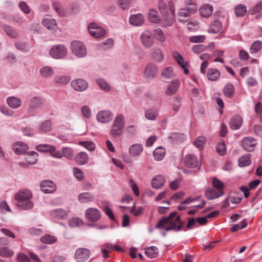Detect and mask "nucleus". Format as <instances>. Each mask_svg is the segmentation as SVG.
<instances>
[{
  "mask_svg": "<svg viewBox=\"0 0 262 262\" xmlns=\"http://www.w3.org/2000/svg\"><path fill=\"white\" fill-rule=\"evenodd\" d=\"M185 223L181 220L177 211H173L167 216H164L159 220L155 226L157 229H165V231L173 230L178 232L183 230Z\"/></svg>",
  "mask_w": 262,
  "mask_h": 262,
  "instance_id": "f257e3e1",
  "label": "nucleus"
},
{
  "mask_svg": "<svg viewBox=\"0 0 262 262\" xmlns=\"http://www.w3.org/2000/svg\"><path fill=\"white\" fill-rule=\"evenodd\" d=\"M124 125V116L119 114L116 117L112 128L111 130V134L115 138H119L121 135Z\"/></svg>",
  "mask_w": 262,
  "mask_h": 262,
  "instance_id": "f03ea898",
  "label": "nucleus"
},
{
  "mask_svg": "<svg viewBox=\"0 0 262 262\" xmlns=\"http://www.w3.org/2000/svg\"><path fill=\"white\" fill-rule=\"evenodd\" d=\"M71 49L72 53L78 58H82L87 54L86 48L84 44L77 40H74L71 43Z\"/></svg>",
  "mask_w": 262,
  "mask_h": 262,
  "instance_id": "7ed1b4c3",
  "label": "nucleus"
},
{
  "mask_svg": "<svg viewBox=\"0 0 262 262\" xmlns=\"http://www.w3.org/2000/svg\"><path fill=\"white\" fill-rule=\"evenodd\" d=\"M67 49L62 45L52 46L49 50L50 55L54 59H60L64 58L67 54Z\"/></svg>",
  "mask_w": 262,
  "mask_h": 262,
  "instance_id": "20e7f679",
  "label": "nucleus"
},
{
  "mask_svg": "<svg viewBox=\"0 0 262 262\" xmlns=\"http://www.w3.org/2000/svg\"><path fill=\"white\" fill-rule=\"evenodd\" d=\"M88 29L90 35L96 38L101 37L106 33L104 29L94 23H92L89 25Z\"/></svg>",
  "mask_w": 262,
  "mask_h": 262,
  "instance_id": "39448f33",
  "label": "nucleus"
},
{
  "mask_svg": "<svg viewBox=\"0 0 262 262\" xmlns=\"http://www.w3.org/2000/svg\"><path fill=\"white\" fill-rule=\"evenodd\" d=\"M157 72L158 68L157 66L154 63H150L145 67L144 76L146 79L151 80L155 77Z\"/></svg>",
  "mask_w": 262,
  "mask_h": 262,
  "instance_id": "423d86ee",
  "label": "nucleus"
},
{
  "mask_svg": "<svg viewBox=\"0 0 262 262\" xmlns=\"http://www.w3.org/2000/svg\"><path fill=\"white\" fill-rule=\"evenodd\" d=\"M243 148L248 151H252L257 145L256 140L252 137H246L243 138L241 142Z\"/></svg>",
  "mask_w": 262,
  "mask_h": 262,
  "instance_id": "0eeeda50",
  "label": "nucleus"
},
{
  "mask_svg": "<svg viewBox=\"0 0 262 262\" xmlns=\"http://www.w3.org/2000/svg\"><path fill=\"white\" fill-rule=\"evenodd\" d=\"M90 254L91 252L89 249L79 248L76 249L75 252L74 258L79 262H83L89 258Z\"/></svg>",
  "mask_w": 262,
  "mask_h": 262,
  "instance_id": "6e6552de",
  "label": "nucleus"
},
{
  "mask_svg": "<svg viewBox=\"0 0 262 262\" xmlns=\"http://www.w3.org/2000/svg\"><path fill=\"white\" fill-rule=\"evenodd\" d=\"M185 165L190 168H198L200 169V162L198 158L192 154L187 155L183 159Z\"/></svg>",
  "mask_w": 262,
  "mask_h": 262,
  "instance_id": "1a4fd4ad",
  "label": "nucleus"
},
{
  "mask_svg": "<svg viewBox=\"0 0 262 262\" xmlns=\"http://www.w3.org/2000/svg\"><path fill=\"white\" fill-rule=\"evenodd\" d=\"M85 215L89 221L96 222L100 219L101 213V211L98 209L90 208L86 210Z\"/></svg>",
  "mask_w": 262,
  "mask_h": 262,
  "instance_id": "9d476101",
  "label": "nucleus"
},
{
  "mask_svg": "<svg viewBox=\"0 0 262 262\" xmlns=\"http://www.w3.org/2000/svg\"><path fill=\"white\" fill-rule=\"evenodd\" d=\"M41 104V99L38 97L32 98L29 103V106L27 110V113L29 116H34L36 114V108Z\"/></svg>",
  "mask_w": 262,
  "mask_h": 262,
  "instance_id": "9b49d317",
  "label": "nucleus"
},
{
  "mask_svg": "<svg viewBox=\"0 0 262 262\" xmlns=\"http://www.w3.org/2000/svg\"><path fill=\"white\" fill-rule=\"evenodd\" d=\"M40 188L43 193L49 194L56 190V186L52 181L46 180L41 182Z\"/></svg>",
  "mask_w": 262,
  "mask_h": 262,
  "instance_id": "f8f14e48",
  "label": "nucleus"
},
{
  "mask_svg": "<svg viewBox=\"0 0 262 262\" xmlns=\"http://www.w3.org/2000/svg\"><path fill=\"white\" fill-rule=\"evenodd\" d=\"M141 39L142 44L146 48L151 47L154 43L152 34L149 31H144L141 35Z\"/></svg>",
  "mask_w": 262,
  "mask_h": 262,
  "instance_id": "ddd939ff",
  "label": "nucleus"
},
{
  "mask_svg": "<svg viewBox=\"0 0 262 262\" xmlns=\"http://www.w3.org/2000/svg\"><path fill=\"white\" fill-rule=\"evenodd\" d=\"M28 148V145L21 141L15 142L12 145V149L15 154L17 155L25 154Z\"/></svg>",
  "mask_w": 262,
  "mask_h": 262,
  "instance_id": "4468645a",
  "label": "nucleus"
},
{
  "mask_svg": "<svg viewBox=\"0 0 262 262\" xmlns=\"http://www.w3.org/2000/svg\"><path fill=\"white\" fill-rule=\"evenodd\" d=\"M170 13L167 12V15L165 18V26L170 27L172 25L175 18L174 6L172 2H169L168 4Z\"/></svg>",
  "mask_w": 262,
  "mask_h": 262,
  "instance_id": "2eb2a0df",
  "label": "nucleus"
},
{
  "mask_svg": "<svg viewBox=\"0 0 262 262\" xmlns=\"http://www.w3.org/2000/svg\"><path fill=\"white\" fill-rule=\"evenodd\" d=\"M96 118L99 122L107 123L113 119V114L108 110L101 111L97 114Z\"/></svg>",
  "mask_w": 262,
  "mask_h": 262,
  "instance_id": "dca6fc26",
  "label": "nucleus"
},
{
  "mask_svg": "<svg viewBox=\"0 0 262 262\" xmlns=\"http://www.w3.org/2000/svg\"><path fill=\"white\" fill-rule=\"evenodd\" d=\"M71 85L75 90L79 92L84 91L88 86L87 82L82 79H77L73 80L71 83Z\"/></svg>",
  "mask_w": 262,
  "mask_h": 262,
  "instance_id": "f3484780",
  "label": "nucleus"
},
{
  "mask_svg": "<svg viewBox=\"0 0 262 262\" xmlns=\"http://www.w3.org/2000/svg\"><path fill=\"white\" fill-rule=\"evenodd\" d=\"M172 56L174 60L178 62L181 68L183 69L184 73L185 74H188L189 73V70L187 69V63L184 62L182 56L177 51H174L173 52Z\"/></svg>",
  "mask_w": 262,
  "mask_h": 262,
  "instance_id": "a211bd4d",
  "label": "nucleus"
},
{
  "mask_svg": "<svg viewBox=\"0 0 262 262\" xmlns=\"http://www.w3.org/2000/svg\"><path fill=\"white\" fill-rule=\"evenodd\" d=\"M32 198V194L29 190H20L15 195V199L17 203L31 200Z\"/></svg>",
  "mask_w": 262,
  "mask_h": 262,
  "instance_id": "6ab92c4d",
  "label": "nucleus"
},
{
  "mask_svg": "<svg viewBox=\"0 0 262 262\" xmlns=\"http://www.w3.org/2000/svg\"><path fill=\"white\" fill-rule=\"evenodd\" d=\"M213 10V6L209 4L203 5L199 9L200 15L205 18L209 17L212 14Z\"/></svg>",
  "mask_w": 262,
  "mask_h": 262,
  "instance_id": "aec40b11",
  "label": "nucleus"
},
{
  "mask_svg": "<svg viewBox=\"0 0 262 262\" xmlns=\"http://www.w3.org/2000/svg\"><path fill=\"white\" fill-rule=\"evenodd\" d=\"M51 216L57 219H67L68 217V212L61 208H57L51 212Z\"/></svg>",
  "mask_w": 262,
  "mask_h": 262,
  "instance_id": "412c9836",
  "label": "nucleus"
},
{
  "mask_svg": "<svg viewBox=\"0 0 262 262\" xmlns=\"http://www.w3.org/2000/svg\"><path fill=\"white\" fill-rule=\"evenodd\" d=\"M144 21V17L141 13L133 14L129 17V23L131 25L135 26L142 25Z\"/></svg>",
  "mask_w": 262,
  "mask_h": 262,
  "instance_id": "4be33fe9",
  "label": "nucleus"
},
{
  "mask_svg": "<svg viewBox=\"0 0 262 262\" xmlns=\"http://www.w3.org/2000/svg\"><path fill=\"white\" fill-rule=\"evenodd\" d=\"M230 127L233 130L239 129L243 124V119L241 116L236 115L234 116L230 120Z\"/></svg>",
  "mask_w": 262,
  "mask_h": 262,
  "instance_id": "5701e85b",
  "label": "nucleus"
},
{
  "mask_svg": "<svg viewBox=\"0 0 262 262\" xmlns=\"http://www.w3.org/2000/svg\"><path fill=\"white\" fill-rule=\"evenodd\" d=\"M151 55L153 59L159 62H162L165 57L164 53L159 48L152 49L151 50Z\"/></svg>",
  "mask_w": 262,
  "mask_h": 262,
  "instance_id": "b1692460",
  "label": "nucleus"
},
{
  "mask_svg": "<svg viewBox=\"0 0 262 262\" xmlns=\"http://www.w3.org/2000/svg\"><path fill=\"white\" fill-rule=\"evenodd\" d=\"M223 194V191L217 192L212 188H208L205 190L206 197L209 200L219 198Z\"/></svg>",
  "mask_w": 262,
  "mask_h": 262,
  "instance_id": "393cba45",
  "label": "nucleus"
},
{
  "mask_svg": "<svg viewBox=\"0 0 262 262\" xmlns=\"http://www.w3.org/2000/svg\"><path fill=\"white\" fill-rule=\"evenodd\" d=\"M143 145L141 144L136 143L131 145L129 148V152L131 156H139L143 151Z\"/></svg>",
  "mask_w": 262,
  "mask_h": 262,
  "instance_id": "a878e982",
  "label": "nucleus"
},
{
  "mask_svg": "<svg viewBox=\"0 0 262 262\" xmlns=\"http://www.w3.org/2000/svg\"><path fill=\"white\" fill-rule=\"evenodd\" d=\"M165 181L164 176L161 175L156 176L151 181L152 187L155 189H159L164 184Z\"/></svg>",
  "mask_w": 262,
  "mask_h": 262,
  "instance_id": "bb28decb",
  "label": "nucleus"
},
{
  "mask_svg": "<svg viewBox=\"0 0 262 262\" xmlns=\"http://www.w3.org/2000/svg\"><path fill=\"white\" fill-rule=\"evenodd\" d=\"M222 28V23L219 20H215L210 25L208 32L210 33L216 34L220 31Z\"/></svg>",
  "mask_w": 262,
  "mask_h": 262,
  "instance_id": "cd10ccee",
  "label": "nucleus"
},
{
  "mask_svg": "<svg viewBox=\"0 0 262 262\" xmlns=\"http://www.w3.org/2000/svg\"><path fill=\"white\" fill-rule=\"evenodd\" d=\"M55 146L48 144H41L36 146V149L40 152L50 153L55 150Z\"/></svg>",
  "mask_w": 262,
  "mask_h": 262,
  "instance_id": "c85d7f7f",
  "label": "nucleus"
},
{
  "mask_svg": "<svg viewBox=\"0 0 262 262\" xmlns=\"http://www.w3.org/2000/svg\"><path fill=\"white\" fill-rule=\"evenodd\" d=\"M166 151L164 148L159 146L153 151V156L156 161H161L165 157Z\"/></svg>",
  "mask_w": 262,
  "mask_h": 262,
  "instance_id": "c756f323",
  "label": "nucleus"
},
{
  "mask_svg": "<svg viewBox=\"0 0 262 262\" xmlns=\"http://www.w3.org/2000/svg\"><path fill=\"white\" fill-rule=\"evenodd\" d=\"M42 23L43 25L50 30H52L56 27V21L55 19L52 18L50 16H47L44 18Z\"/></svg>",
  "mask_w": 262,
  "mask_h": 262,
  "instance_id": "7c9ffc66",
  "label": "nucleus"
},
{
  "mask_svg": "<svg viewBox=\"0 0 262 262\" xmlns=\"http://www.w3.org/2000/svg\"><path fill=\"white\" fill-rule=\"evenodd\" d=\"M221 75L220 71L215 69H209L207 72V76L210 81L217 80Z\"/></svg>",
  "mask_w": 262,
  "mask_h": 262,
  "instance_id": "2f4dec72",
  "label": "nucleus"
},
{
  "mask_svg": "<svg viewBox=\"0 0 262 262\" xmlns=\"http://www.w3.org/2000/svg\"><path fill=\"white\" fill-rule=\"evenodd\" d=\"M247 12V7L244 4H239L234 8V12L237 17H244Z\"/></svg>",
  "mask_w": 262,
  "mask_h": 262,
  "instance_id": "473e14b6",
  "label": "nucleus"
},
{
  "mask_svg": "<svg viewBox=\"0 0 262 262\" xmlns=\"http://www.w3.org/2000/svg\"><path fill=\"white\" fill-rule=\"evenodd\" d=\"M17 206L20 210H28L33 208L34 203L30 200H28L17 203Z\"/></svg>",
  "mask_w": 262,
  "mask_h": 262,
  "instance_id": "72a5a7b5",
  "label": "nucleus"
},
{
  "mask_svg": "<svg viewBox=\"0 0 262 262\" xmlns=\"http://www.w3.org/2000/svg\"><path fill=\"white\" fill-rule=\"evenodd\" d=\"M75 159L78 165H82L86 164L88 160V157L86 152H80L77 154Z\"/></svg>",
  "mask_w": 262,
  "mask_h": 262,
  "instance_id": "f704fd0d",
  "label": "nucleus"
},
{
  "mask_svg": "<svg viewBox=\"0 0 262 262\" xmlns=\"http://www.w3.org/2000/svg\"><path fill=\"white\" fill-rule=\"evenodd\" d=\"M190 13L186 8H181L178 13L179 21L182 23L187 21Z\"/></svg>",
  "mask_w": 262,
  "mask_h": 262,
  "instance_id": "c9c22d12",
  "label": "nucleus"
},
{
  "mask_svg": "<svg viewBox=\"0 0 262 262\" xmlns=\"http://www.w3.org/2000/svg\"><path fill=\"white\" fill-rule=\"evenodd\" d=\"M7 104L9 106L13 108H16L21 105L20 99L15 97H9L7 99Z\"/></svg>",
  "mask_w": 262,
  "mask_h": 262,
  "instance_id": "e433bc0d",
  "label": "nucleus"
},
{
  "mask_svg": "<svg viewBox=\"0 0 262 262\" xmlns=\"http://www.w3.org/2000/svg\"><path fill=\"white\" fill-rule=\"evenodd\" d=\"M179 85V82L178 80L173 81L167 86L166 94L169 96L175 94L178 90Z\"/></svg>",
  "mask_w": 262,
  "mask_h": 262,
  "instance_id": "4c0bfd02",
  "label": "nucleus"
},
{
  "mask_svg": "<svg viewBox=\"0 0 262 262\" xmlns=\"http://www.w3.org/2000/svg\"><path fill=\"white\" fill-rule=\"evenodd\" d=\"M158 253V248L156 246H150L145 249V255L150 258L155 257Z\"/></svg>",
  "mask_w": 262,
  "mask_h": 262,
  "instance_id": "58836bf2",
  "label": "nucleus"
},
{
  "mask_svg": "<svg viewBox=\"0 0 262 262\" xmlns=\"http://www.w3.org/2000/svg\"><path fill=\"white\" fill-rule=\"evenodd\" d=\"M93 199V194L88 192L81 193L78 196V200L81 203H86L92 201Z\"/></svg>",
  "mask_w": 262,
  "mask_h": 262,
  "instance_id": "ea45409f",
  "label": "nucleus"
},
{
  "mask_svg": "<svg viewBox=\"0 0 262 262\" xmlns=\"http://www.w3.org/2000/svg\"><path fill=\"white\" fill-rule=\"evenodd\" d=\"M3 29L7 35L11 38H15L17 37V32L12 27L5 25L3 26Z\"/></svg>",
  "mask_w": 262,
  "mask_h": 262,
  "instance_id": "a19ab883",
  "label": "nucleus"
},
{
  "mask_svg": "<svg viewBox=\"0 0 262 262\" xmlns=\"http://www.w3.org/2000/svg\"><path fill=\"white\" fill-rule=\"evenodd\" d=\"M68 224L71 228H76L84 224L83 221L79 217H73L68 221Z\"/></svg>",
  "mask_w": 262,
  "mask_h": 262,
  "instance_id": "79ce46f5",
  "label": "nucleus"
},
{
  "mask_svg": "<svg viewBox=\"0 0 262 262\" xmlns=\"http://www.w3.org/2000/svg\"><path fill=\"white\" fill-rule=\"evenodd\" d=\"M159 9L162 15L164 21H165V18L167 15L168 7L165 2L162 0H160L158 3Z\"/></svg>",
  "mask_w": 262,
  "mask_h": 262,
  "instance_id": "37998d69",
  "label": "nucleus"
},
{
  "mask_svg": "<svg viewBox=\"0 0 262 262\" xmlns=\"http://www.w3.org/2000/svg\"><path fill=\"white\" fill-rule=\"evenodd\" d=\"M158 116V111L156 108H151L145 112V116L146 118L149 120H156Z\"/></svg>",
  "mask_w": 262,
  "mask_h": 262,
  "instance_id": "c03bdc74",
  "label": "nucleus"
},
{
  "mask_svg": "<svg viewBox=\"0 0 262 262\" xmlns=\"http://www.w3.org/2000/svg\"><path fill=\"white\" fill-rule=\"evenodd\" d=\"M57 241V237L55 236L50 235L46 234L40 238V241L46 244H53L56 242Z\"/></svg>",
  "mask_w": 262,
  "mask_h": 262,
  "instance_id": "a18cd8bd",
  "label": "nucleus"
},
{
  "mask_svg": "<svg viewBox=\"0 0 262 262\" xmlns=\"http://www.w3.org/2000/svg\"><path fill=\"white\" fill-rule=\"evenodd\" d=\"M28 157H32V160H30L29 158H26V160L28 164H34L37 161L38 154L34 151H30L27 153Z\"/></svg>",
  "mask_w": 262,
  "mask_h": 262,
  "instance_id": "49530a36",
  "label": "nucleus"
},
{
  "mask_svg": "<svg viewBox=\"0 0 262 262\" xmlns=\"http://www.w3.org/2000/svg\"><path fill=\"white\" fill-rule=\"evenodd\" d=\"M40 73L42 77L48 78L52 76L54 72L51 67L45 66L40 68Z\"/></svg>",
  "mask_w": 262,
  "mask_h": 262,
  "instance_id": "de8ad7c7",
  "label": "nucleus"
},
{
  "mask_svg": "<svg viewBox=\"0 0 262 262\" xmlns=\"http://www.w3.org/2000/svg\"><path fill=\"white\" fill-rule=\"evenodd\" d=\"M158 14V13L156 10L154 9H150L149 10L148 14V19L150 21L154 23H158L159 21V18Z\"/></svg>",
  "mask_w": 262,
  "mask_h": 262,
  "instance_id": "09e8293b",
  "label": "nucleus"
},
{
  "mask_svg": "<svg viewBox=\"0 0 262 262\" xmlns=\"http://www.w3.org/2000/svg\"><path fill=\"white\" fill-rule=\"evenodd\" d=\"M70 80V78L68 76L57 75L54 78L55 82L59 85L67 84Z\"/></svg>",
  "mask_w": 262,
  "mask_h": 262,
  "instance_id": "8fccbe9b",
  "label": "nucleus"
},
{
  "mask_svg": "<svg viewBox=\"0 0 262 262\" xmlns=\"http://www.w3.org/2000/svg\"><path fill=\"white\" fill-rule=\"evenodd\" d=\"M14 255V252L7 247H0V256L3 257H11Z\"/></svg>",
  "mask_w": 262,
  "mask_h": 262,
  "instance_id": "3c124183",
  "label": "nucleus"
},
{
  "mask_svg": "<svg viewBox=\"0 0 262 262\" xmlns=\"http://www.w3.org/2000/svg\"><path fill=\"white\" fill-rule=\"evenodd\" d=\"M154 34L156 39L161 42H164L166 40L165 35L160 28H157L154 30Z\"/></svg>",
  "mask_w": 262,
  "mask_h": 262,
  "instance_id": "603ef678",
  "label": "nucleus"
},
{
  "mask_svg": "<svg viewBox=\"0 0 262 262\" xmlns=\"http://www.w3.org/2000/svg\"><path fill=\"white\" fill-rule=\"evenodd\" d=\"M97 84L103 91H109L111 87L109 84L103 79L98 78L96 80Z\"/></svg>",
  "mask_w": 262,
  "mask_h": 262,
  "instance_id": "864d4df0",
  "label": "nucleus"
},
{
  "mask_svg": "<svg viewBox=\"0 0 262 262\" xmlns=\"http://www.w3.org/2000/svg\"><path fill=\"white\" fill-rule=\"evenodd\" d=\"M52 129V123L50 120L43 122L39 127V131L43 133L48 132Z\"/></svg>",
  "mask_w": 262,
  "mask_h": 262,
  "instance_id": "5fc2aeb1",
  "label": "nucleus"
},
{
  "mask_svg": "<svg viewBox=\"0 0 262 262\" xmlns=\"http://www.w3.org/2000/svg\"><path fill=\"white\" fill-rule=\"evenodd\" d=\"M79 144L90 151H93L95 149V144L91 141H79Z\"/></svg>",
  "mask_w": 262,
  "mask_h": 262,
  "instance_id": "6e6d98bb",
  "label": "nucleus"
},
{
  "mask_svg": "<svg viewBox=\"0 0 262 262\" xmlns=\"http://www.w3.org/2000/svg\"><path fill=\"white\" fill-rule=\"evenodd\" d=\"M234 88L231 83H227L224 88V93L227 97H231L234 94Z\"/></svg>",
  "mask_w": 262,
  "mask_h": 262,
  "instance_id": "4d7b16f0",
  "label": "nucleus"
},
{
  "mask_svg": "<svg viewBox=\"0 0 262 262\" xmlns=\"http://www.w3.org/2000/svg\"><path fill=\"white\" fill-rule=\"evenodd\" d=\"M262 47V42L260 40H256L252 43L250 48L251 53H255L258 52Z\"/></svg>",
  "mask_w": 262,
  "mask_h": 262,
  "instance_id": "13d9d810",
  "label": "nucleus"
},
{
  "mask_svg": "<svg viewBox=\"0 0 262 262\" xmlns=\"http://www.w3.org/2000/svg\"><path fill=\"white\" fill-rule=\"evenodd\" d=\"M15 47L17 50L23 52H28L30 49V47L27 43L24 42H17L15 43Z\"/></svg>",
  "mask_w": 262,
  "mask_h": 262,
  "instance_id": "bf43d9fd",
  "label": "nucleus"
},
{
  "mask_svg": "<svg viewBox=\"0 0 262 262\" xmlns=\"http://www.w3.org/2000/svg\"><path fill=\"white\" fill-rule=\"evenodd\" d=\"M162 76L166 79H170L173 76L172 68L171 67H166L161 72Z\"/></svg>",
  "mask_w": 262,
  "mask_h": 262,
  "instance_id": "052dcab7",
  "label": "nucleus"
},
{
  "mask_svg": "<svg viewBox=\"0 0 262 262\" xmlns=\"http://www.w3.org/2000/svg\"><path fill=\"white\" fill-rule=\"evenodd\" d=\"M53 7L56 12L61 17L66 16V12L62 10L60 3L57 1H55L53 3Z\"/></svg>",
  "mask_w": 262,
  "mask_h": 262,
  "instance_id": "680f3d73",
  "label": "nucleus"
},
{
  "mask_svg": "<svg viewBox=\"0 0 262 262\" xmlns=\"http://www.w3.org/2000/svg\"><path fill=\"white\" fill-rule=\"evenodd\" d=\"M262 10V1L256 4L253 8L249 9L248 13L251 15H253Z\"/></svg>",
  "mask_w": 262,
  "mask_h": 262,
  "instance_id": "e2e57ef3",
  "label": "nucleus"
},
{
  "mask_svg": "<svg viewBox=\"0 0 262 262\" xmlns=\"http://www.w3.org/2000/svg\"><path fill=\"white\" fill-rule=\"evenodd\" d=\"M241 225L239 223L233 225L231 227V230L232 232H236L240 229L245 228L247 226V223L245 219H244L241 222Z\"/></svg>",
  "mask_w": 262,
  "mask_h": 262,
  "instance_id": "0e129e2a",
  "label": "nucleus"
},
{
  "mask_svg": "<svg viewBox=\"0 0 262 262\" xmlns=\"http://www.w3.org/2000/svg\"><path fill=\"white\" fill-rule=\"evenodd\" d=\"M114 43V40L112 38H108L104 41L99 43V47L103 49H107L111 47Z\"/></svg>",
  "mask_w": 262,
  "mask_h": 262,
  "instance_id": "69168bd1",
  "label": "nucleus"
},
{
  "mask_svg": "<svg viewBox=\"0 0 262 262\" xmlns=\"http://www.w3.org/2000/svg\"><path fill=\"white\" fill-rule=\"evenodd\" d=\"M251 164V160L249 157L243 156L238 159V166L239 167H245Z\"/></svg>",
  "mask_w": 262,
  "mask_h": 262,
  "instance_id": "338daca9",
  "label": "nucleus"
},
{
  "mask_svg": "<svg viewBox=\"0 0 262 262\" xmlns=\"http://www.w3.org/2000/svg\"><path fill=\"white\" fill-rule=\"evenodd\" d=\"M206 36L203 35H195L189 38V41L192 43H202L204 41Z\"/></svg>",
  "mask_w": 262,
  "mask_h": 262,
  "instance_id": "774afa93",
  "label": "nucleus"
}]
</instances>
